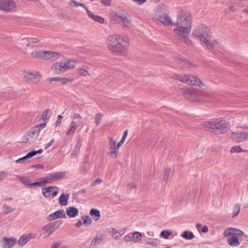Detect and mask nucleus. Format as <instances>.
Instances as JSON below:
<instances>
[{
  "mask_svg": "<svg viewBox=\"0 0 248 248\" xmlns=\"http://www.w3.org/2000/svg\"><path fill=\"white\" fill-rule=\"evenodd\" d=\"M109 232L113 237L117 240H119L122 235L119 232L113 228L110 229Z\"/></svg>",
  "mask_w": 248,
  "mask_h": 248,
  "instance_id": "obj_37",
  "label": "nucleus"
},
{
  "mask_svg": "<svg viewBox=\"0 0 248 248\" xmlns=\"http://www.w3.org/2000/svg\"><path fill=\"white\" fill-rule=\"evenodd\" d=\"M43 152L42 149H39L37 151H32L28 153L25 156L18 159L16 160V163L21 164L24 163L27 159L32 157L37 154H41Z\"/></svg>",
  "mask_w": 248,
  "mask_h": 248,
  "instance_id": "obj_19",
  "label": "nucleus"
},
{
  "mask_svg": "<svg viewBox=\"0 0 248 248\" xmlns=\"http://www.w3.org/2000/svg\"><path fill=\"white\" fill-rule=\"evenodd\" d=\"M85 10H86L87 15L90 18L101 24L104 23L105 20L103 17L100 16L95 15L93 13L89 10L88 7H87Z\"/></svg>",
  "mask_w": 248,
  "mask_h": 248,
  "instance_id": "obj_20",
  "label": "nucleus"
},
{
  "mask_svg": "<svg viewBox=\"0 0 248 248\" xmlns=\"http://www.w3.org/2000/svg\"><path fill=\"white\" fill-rule=\"evenodd\" d=\"M230 152L232 154H240L242 153H248V150L243 149L240 145H236L231 148Z\"/></svg>",
  "mask_w": 248,
  "mask_h": 248,
  "instance_id": "obj_25",
  "label": "nucleus"
},
{
  "mask_svg": "<svg viewBox=\"0 0 248 248\" xmlns=\"http://www.w3.org/2000/svg\"><path fill=\"white\" fill-rule=\"evenodd\" d=\"M62 116L60 115H59L57 117V120L56 122V126H58V125H60L61 124V121L62 119Z\"/></svg>",
  "mask_w": 248,
  "mask_h": 248,
  "instance_id": "obj_54",
  "label": "nucleus"
},
{
  "mask_svg": "<svg viewBox=\"0 0 248 248\" xmlns=\"http://www.w3.org/2000/svg\"><path fill=\"white\" fill-rule=\"evenodd\" d=\"M153 19L157 24L176 26V27L173 30V33L184 43L187 45L191 44L189 36L192 27V21L189 12L183 10L179 11L177 13L176 21L173 22L167 12L165 6L159 4L154 10Z\"/></svg>",
  "mask_w": 248,
  "mask_h": 248,
  "instance_id": "obj_1",
  "label": "nucleus"
},
{
  "mask_svg": "<svg viewBox=\"0 0 248 248\" xmlns=\"http://www.w3.org/2000/svg\"><path fill=\"white\" fill-rule=\"evenodd\" d=\"M192 36L199 40L207 48L212 49L213 48V44L211 41L210 30L206 26L202 25L197 27L193 31Z\"/></svg>",
  "mask_w": 248,
  "mask_h": 248,
  "instance_id": "obj_3",
  "label": "nucleus"
},
{
  "mask_svg": "<svg viewBox=\"0 0 248 248\" xmlns=\"http://www.w3.org/2000/svg\"><path fill=\"white\" fill-rule=\"evenodd\" d=\"M8 175L7 172L0 171V182L6 178Z\"/></svg>",
  "mask_w": 248,
  "mask_h": 248,
  "instance_id": "obj_51",
  "label": "nucleus"
},
{
  "mask_svg": "<svg viewBox=\"0 0 248 248\" xmlns=\"http://www.w3.org/2000/svg\"><path fill=\"white\" fill-rule=\"evenodd\" d=\"M171 172V169L170 168H166L164 169L162 173V179L165 182L169 181L170 174Z\"/></svg>",
  "mask_w": 248,
  "mask_h": 248,
  "instance_id": "obj_33",
  "label": "nucleus"
},
{
  "mask_svg": "<svg viewBox=\"0 0 248 248\" xmlns=\"http://www.w3.org/2000/svg\"><path fill=\"white\" fill-rule=\"evenodd\" d=\"M231 138L237 143H240L248 140V131H237L231 133Z\"/></svg>",
  "mask_w": 248,
  "mask_h": 248,
  "instance_id": "obj_12",
  "label": "nucleus"
},
{
  "mask_svg": "<svg viewBox=\"0 0 248 248\" xmlns=\"http://www.w3.org/2000/svg\"><path fill=\"white\" fill-rule=\"evenodd\" d=\"M103 240V236L101 235H97L92 240L90 248H94V247L98 246Z\"/></svg>",
  "mask_w": 248,
  "mask_h": 248,
  "instance_id": "obj_29",
  "label": "nucleus"
},
{
  "mask_svg": "<svg viewBox=\"0 0 248 248\" xmlns=\"http://www.w3.org/2000/svg\"><path fill=\"white\" fill-rule=\"evenodd\" d=\"M172 78L178 80L180 82L185 83L189 85L197 86L202 87L204 86V84L201 79L197 76L191 74H173Z\"/></svg>",
  "mask_w": 248,
  "mask_h": 248,
  "instance_id": "obj_6",
  "label": "nucleus"
},
{
  "mask_svg": "<svg viewBox=\"0 0 248 248\" xmlns=\"http://www.w3.org/2000/svg\"><path fill=\"white\" fill-rule=\"evenodd\" d=\"M103 5L106 6H109L111 4V0H101Z\"/></svg>",
  "mask_w": 248,
  "mask_h": 248,
  "instance_id": "obj_53",
  "label": "nucleus"
},
{
  "mask_svg": "<svg viewBox=\"0 0 248 248\" xmlns=\"http://www.w3.org/2000/svg\"><path fill=\"white\" fill-rule=\"evenodd\" d=\"M39 132V130L34 127L32 130L30 132L29 135L31 138L37 137L38 136Z\"/></svg>",
  "mask_w": 248,
  "mask_h": 248,
  "instance_id": "obj_45",
  "label": "nucleus"
},
{
  "mask_svg": "<svg viewBox=\"0 0 248 248\" xmlns=\"http://www.w3.org/2000/svg\"><path fill=\"white\" fill-rule=\"evenodd\" d=\"M230 123L221 119H216V130L220 134H224L230 129Z\"/></svg>",
  "mask_w": 248,
  "mask_h": 248,
  "instance_id": "obj_13",
  "label": "nucleus"
},
{
  "mask_svg": "<svg viewBox=\"0 0 248 248\" xmlns=\"http://www.w3.org/2000/svg\"><path fill=\"white\" fill-rule=\"evenodd\" d=\"M202 125L206 128L215 130L216 126V119L210 121H205L202 123Z\"/></svg>",
  "mask_w": 248,
  "mask_h": 248,
  "instance_id": "obj_28",
  "label": "nucleus"
},
{
  "mask_svg": "<svg viewBox=\"0 0 248 248\" xmlns=\"http://www.w3.org/2000/svg\"><path fill=\"white\" fill-rule=\"evenodd\" d=\"M83 220V224L85 225L87 224H91L92 223V219L89 217L87 216H84L82 217Z\"/></svg>",
  "mask_w": 248,
  "mask_h": 248,
  "instance_id": "obj_47",
  "label": "nucleus"
},
{
  "mask_svg": "<svg viewBox=\"0 0 248 248\" xmlns=\"http://www.w3.org/2000/svg\"><path fill=\"white\" fill-rule=\"evenodd\" d=\"M65 71L74 69L77 64V62L73 59H66L62 61Z\"/></svg>",
  "mask_w": 248,
  "mask_h": 248,
  "instance_id": "obj_18",
  "label": "nucleus"
},
{
  "mask_svg": "<svg viewBox=\"0 0 248 248\" xmlns=\"http://www.w3.org/2000/svg\"><path fill=\"white\" fill-rule=\"evenodd\" d=\"M184 97L191 102H201L204 100L207 96L205 92L193 88H188L183 91Z\"/></svg>",
  "mask_w": 248,
  "mask_h": 248,
  "instance_id": "obj_5",
  "label": "nucleus"
},
{
  "mask_svg": "<svg viewBox=\"0 0 248 248\" xmlns=\"http://www.w3.org/2000/svg\"><path fill=\"white\" fill-rule=\"evenodd\" d=\"M131 240H132V237H131L130 236H128V235L125 236V241H130Z\"/></svg>",
  "mask_w": 248,
  "mask_h": 248,
  "instance_id": "obj_62",
  "label": "nucleus"
},
{
  "mask_svg": "<svg viewBox=\"0 0 248 248\" xmlns=\"http://www.w3.org/2000/svg\"><path fill=\"white\" fill-rule=\"evenodd\" d=\"M102 179H101L100 178H98L96 180H95L94 181H93V182L92 183L91 186H95L96 185L101 184L102 183Z\"/></svg>",
  "mask_w": 248,
  "mask_h": 248,
  "instance_id": "obj_52",
  "label": "nucleus"
},
{
  "mask_svg": "<svg viewBox=\"0 0 248 248\" xmlns=\"http://www.w3.org/2000/svg\"><path fill=\"white\" fill-rule=\"evenodd\" d=\"M52 180L51 177V176L50 174L48 175L47 176H46L43 181L38 182V183H40L38 186H41L43 184H49L52 183Z\"/></svg>",
  "mask_w": 248,
  "mask_h": 248,
  "instance_id": "obj_41",
  "label": "nucleus"
},
{
  "mask_svg": "<svg viewBox=\"0 0 248 248\" xmlns=\"http://www.w3.org/2000/svg\"><path fill=\"white\" fill-rule=\"evenodd\" d=\"M29 43H37L39 41V40L38 38H30L28 39Z\"/></svg>",
  "mask_w": 248,
  "mask_h": 248,
  "instance_id": "obj_57",
  "label": "nucleus"
},
{
  "mask_svg": "<svg viewBox=\"0 0 248 248\" xmlns=\"http://www.w3.org/2000/svg\"><path fill=\"white\" fill-rule=\"evenodd\" d=\"M51 71L55 74L59 75L65 72L62 61L53 63L51 66Z\"/></svg>",
  "mask_w": 248,
  "mask_h": 248,
  "instance_id": "obj_16",
  "label": "nucleus"
},
{
  "mask_svg": "<svg viewBox=\"0 0 248 248\" xmlns=\"http://www.w3.org/2000/svg\"><path fill=\"white\" fill-rule=\"evenodd\" d=\"M144 241V245H150L152 247L157 246L161 243V241L159 239L155 238L146 237Z\"/></svg>",
  "mask_w": 248,
  "mask_h": 248,
  "instance_id": "obj_23",
  "label": "nucleus"
},
{
  "mask_svg": "<svg viewBox=\"0 0 248 248\" xmlns=\"http://www.w3.org/2000/svg\"><path fill=\"white\" fill-rule=\"evenodd\" d=\"M66 214L70 218L75 217L78 215L79 211L75 207H69L66 209Z\"/></svg>",
  "mask_w": 248,
  "mask_h": 248,
  "instance_id": "obj_26",
  "label": "nucleus"
},
{
  "mask_svg": "<svg viewBox=\"0 0 248 248\" xmlns=\"http://www.w3.org/2000/svg\"><path fill=\"white\" fill-rule=\"evenodd\" d=\"M221 42V41L220 40H217L215 41H214L213 42H211V43L213 44V49L214 47H215L217 45H220Z\"/></svg>",
  "mask_w": 248,
  "mask_h": 248,
  "instance_id": "obj_58",
  "label": "nucleus"
},
{
  "mask_svg": "<svg viewBox=\"0 0 248 248\" xmlns=\"http://www.w3.org/2000/svg\"><path fill=\"white\" fill-rule=\"evenodd\" d=\"M240 205L239 203L235 204L232 208V217H236L240 211Z\"/></svg>",
  "mask_w": 248,
  "mask_h": 248,
  "instance_id": "obj_40",
  "label": "nucleus"
},
{
  "mask_svg": "<svg viewBox=\"0 0 248 248\" xmlns=\"http://www.w3.org/2000/svg\"><path fill=\"white\" fill-rule=\"evenodd\" d=\"M244 13L248 15V5L243 10Z\"/></svg>",
  "mask_w": 248,
  "mask_h": 248,
  "instance_id": "obj_64",
  "label": "nucleus"
},
{
  "mask_svg": "<svg viewBox=\"0 0 248 248\" xmlns=\"http://www.w3.org/2000/svg\"><path fill=\"white\" fill-rule=\"evenodd\" d=\"M124 142V135L121 140L117 144L116 141L112 138H109L108 154L112 158H116L118 153V149Z\"/></svg>",
  "mask_w": 248,
  "mask_h": 248,
  "instance_id": "obj_8",
  "label": "nucleus"
},
{
  "mask_svg": "<svg viewBox=\"0 0 248 248\" xmlns=\"http://www.w3.org/2000/svg\"><path fill=\"white\" fill-rule=\"evenodd\" d=\"M61 77H52V78H48V81H49L50 82L55 81H60L61 80Z\"/></svg>",
  "mask_w": 248,
  "mask_h": 248,
  "instance_id": "obj_55",
  "label": "nucleus"
},
{
  "mask_svg": "<svg viewBox=\"0 0 248 248\" xmlns=\"http://www.w3.org/2000/svg\"><path fill=\"white\" fill-rule=\"evenodd\" d=\"M59 188L57 186H49L42 189L43 196L46 199H51L57 196Z\"/></svg>",
  "mask_w": 248,
  "mask_h": 248,
  "instance_id": "obj_14",
  "label": "nucleus"
},
{
  "mask_svg": "<svg viewBox=\"0 0 248 248\" xmlns=\"http://www.w3.org/2000/svg\"><path fill=\"white\" fill-rule=\"evenodd\" d=\"M103 117V115L101 113H97L96 114L94 118V122L96 125H99L100 124Z\"/></svg>",
  "mask_w": 248,
  "mask_h": 248,
  "instance_id": "obj_43",
  "label": "nucleus"
},
{
  "mask_svg": "<svg viewBox=\"0 0 248 248\" xmlns=\"http://www.w3.org/2000/svg\"><path fill=\"white\" fill-rule=\"evenodd\" d=\"M172 234V232L170 231L165 230L162 231L160 233V236L163 237L165 239H168L169 237Z\"/></svg>",
  "mask_w": 248,
  "mask_h": 248,
  "instance_id": "obj_42",
  "label": "nucleus"
},
{
  "mask_svg": "<svg viewBox=\"0 0 248 248\" xmlns=\"http://www.w3.org/2000/svg\"><path fill=\"white\" fill-rule=\"evenodd\" d=\"M142 237V234L140 232H134L132 236V241L135 243H139L141 241Z\"/></svg>",
  "mask_w": 248,
  "mask_h": 248,
  "instance_id": "obj_34",
  "label": "nucleus"
},
{
  "mask_svg": "<svg viewBox=\"0 0 248 248\" xmlns=\"http://www.w3.org/2000/svg\"><path fill=\"white\" fill-rule=\"evenodd\" d=\"M69 6L71 8H77L78 7H81L84 8L85 9L87 7L86 6L85 4L77 1L75 0H70L69 3Z\"/></svg>",
  "mask_w": 248,
  "mask_h": 248,
  "instance_id": "obj_31",
  "label": "nucleus"
},
{
  "mask_svg": "<svg viewBox=\"0 0 248 248\" xmlns=\"http://www.w3.org/2000/svg\"><path fill=\"white\" fill-rule=\"evenodd\" d=\"M16 5L14 0H0V10L12 12L16 11Z\"/></svg>",
  "mask_w": 248,
  "mask_h": 248,
  "instance_id": "obj_11",
  "label": "nucleus"
},
{
  "mask_svg": "<svg viewBox=\"0 0 248 248\" xmlns=\"http://www.w3.org/2000/svg\"><path fill=\"white\" fill-rule=\"evenodd\" d=\"M23 76L27 81L33 84L38 83L41 78L40 73L37 71L32 72L28 70H24L23 71Z\"/></svg>",
  "mask_w": 248,
  "mask_h": 248,
  "instance_id": "obj_9",
  "label": "nucleus"
},
{
  "mask_svg": "<svg viewBox=\"0 0 248 248\" xmlns=\"http://www.w3.org/2000/svg\"><path fill=\"white\" fill-rule=\"evenodd\" d=\"M66 215L63 210H58L48 216V220L52 221L58 218H65Z\"/></svg>",
  "mask_w": 248,
  "mask_h": 248,
  "instance_id": "obj_22",
  "label": "nucleus"
},
{
  "mask_svg": "<svg viewBox=\"0 0 248 248\" xmlns=\"http://www.w3.org/2000/svg\"><path fill=\"white\" fill-rule=\"evenodd\" d=\"M90 214L94 220L97 221L100 218V214L99 210L95 209H92Z\"/></svg>",
  "mask_w": 248,
  "mask_h": 248,
  "instance_id": "obj_36",
  "label": "nucleus"
},
{
  "mask_svg": "<svg viewBox=\"0 0 248 248\" xmlns=\"http://www.w3.org/2000/svg\"><path fill=\"white\" fill-rule=\"evenodd\" d=\"M72 78H61V80L60 82L62 84V85H65L67 84V83L71 82L73 81Z\"/></svg>",
  "mask_w": 248,
  "mask_h": 248,
  "instance_id": "obj_48",
  "label": "nucleus"
},
{
  "mask_svg": "<svg viewBox=\"0 0 248 248\" xmlns=\"http://www.w3.org/2000/svg\"><path fill=\"white\" fill-rule=\"evenodd\" d=\"M49 118V116L48 115V110H46L42 113V119L44 122L47 123V121H48V119Z\"/></svg>",
  "mask_w": 248,
  "mask_h": 248,
  "instance_id": "obj_49",
  "label": "nucleus"
},
{
  "mask_svg": "<svg viewBox=\"0 0 248 248\" xmlns=\"http://www.w3.org/2000/svg\"><path fill=\"white\" fill-rule=\"evenodd\" d=\"M60 244L59 243H54L50 248H58L60 246Z\"/></svg>",
  "mask_w": 248,
  "mask_h": 248,
  "instance_id": "obj_61",
  "label": "nucleus"
},
{
  "mask_svg": "<svg viewBox=\"0 0 248 248\" xmlns=\"http://www.w3.org/2000/svg\"><path fill=\"white\" fill-rule=\"evenodd\" d=\"M83 223H82L81 220H79L77 222V223L75 224L76 226L77 227H80Z\"/></svg>",
  "mask_w": 248,
  "mask_h": 248,
  "instance_id": "obj_63",
  "label": "nucleus"
},
{
  "mask_svg": "<svg viewBox=\"0 0 248 248\" xmlns=\"http://www.w3.org/2000/svg\"><path fill=\"white\" fill-rule=\"evenodd\" d=\"M43 51H35L31 53L32 57L37 59L43 60Z\"/></svg>",
  "mask_w": 248,
  "mask_h": 248,
  "instance_id": "obj_38",
  "label": "nucleus"
},
{
  "mask_svg": "<svg viewBox=\"0 0 248 248\" xmlns=\"http://www.w3.org/2000/svg\"><path fill=\"white\" fill-rule=\"evenodd\" d=\"M123 42V35L115 33L108 36L106 45L107 48L112 54L120 56L124 52Z\"/></svg>",
  "mask_w": 248,
  "mask_h": 248,
  "instance_id": "obj_2",
  "label": "nucleus"
},
{
  "mask_svg": "<svg viewBox=\"0 0 248 248\" xmlns=\"http://www.w3.org/2000/svg\"><path fill=\"white\" fill-rule=\"evenodd\" d=\"M17 240L14 237H4L0 241L2 248H12L16 243Z\"/></svg>",
  "mask_w": 248,
  "mask_h": 248,
  "instance_id": "obj_15",
  "label": "nucleus"
},
{
  "mask_svg": "<svg viewBox=\"0 0 248 248\" xmlns=\"http://www.w3.org/2000/svg\"><path fill=\"white\" fill-rule=\"evenodd\" d=\"M33 237L34 235L32 233L23 234L20 236L16 243H17L18 246L23 247Z\"/></svg>",
  "mask_w": 248,
  "mask_h": 248,
  "instance_id": "obj_17",
  "label": "nucleus"
},
{
  "mask_svg": "<svg viewBox=\"0 0 248 248\" xmlns=\"http://www.w3.org/2000/svg\"><path fill=\"white\" fill-rule=\"evenodd\" d=\"M137 186L135 183H129L127 184V191L131 192L133 189H136Z\"/></svg>",
  "mask_w": 248,
  "mask_h": 248,
  "instance_id": "obj_50",
  "label": "nucleus"
},
{
  "mask_svg": "<svg viewBox=\"0 0 248 248\" xmlns=\"http://www.w3.org/2000/svg\"><path fill=\"white\" fill-rule=\"evenodd\" d=\"M110 21L113 24H119L124 20V13L123 10L116 9L110 10Z\"/></svg>",
  "mask_w": 248,
  "mask_h": 248,
  "instance_id": "obj_10",
  "label": "nucleus"
},
{
  "mask_svg": "<svg viewBox=\"0 0 248 248\" xmlns=\"http://www.w3.org/2000/svg\"><path fill=\"white\" fill-rule=\"evenodd\" d=\"M134 1L136 2L139 5H141L144 3L146 1V0H133Z\"/></svg>",
  "mask_w": 248,
  "mask_h": 248,
  "instance_id": "obj_59",
  "label": "nucleus"
},
{
  "mask_svg": "<svg viewBox=\"0 0 248 248\" xmlns=\"http://www.w3.org/2000/svg\"><path fill=\"white\" fill-rule=\"evenodd\" d=\"M224 237L228 238L227 243L231 247H238L243 240L242 237L245 234L240 229L230 227L226 229L223 232Z\"/></svg>",
  "mask_w": 248,
  "mask_h": 248,
  "instance_id": "obj_4",
  "label": "nucleus"
},
{
  "mask_svg": "<svg viewBox=\"0 0 248 248\" xmlns=\"http://www.w3.org/2000/svg\"><path fill=\"white\" fill-rule=\"evenodd\" d=\"M70 118L71 121L66 133L67 136L73 135L78 127L83 125V123L82 122V117L79 113H75Z\"/></svg>",
  "mask_w": 248,
  "mask_h": 248,
  "instance_id": "obj_7",
  "label": "nucleus"
},
{
  "mask_svg": "<svg viewBox=\"0 0 248 248\" xmlns=\"http://www.w3.org/2000/svg\"><path fill=\"white\" fill-rule=\"evenodd\" d=\"M46 126V123H44L43 124H40L37 125L35 126V128H37L39 130V131L41 129L44 128Z\"/></svg>",
  "mask_w": 248,
  "mask_h": 248,
  "instance_id": "obj_56",
  "label": "nucleus"
},
{
  "mask_svg": "<svg viewBox=\"0 0 248 248\" xmlns=\"http://www.w3.org/2000/svg\"><path fill=\"white\" fill-rule=\"evenodd\" d=\"M43 234L44 238L47 237L55 231L53 225L51 224H48L43 228Z\"/></svg>",
  "mask_w": 248,
  "mask_h": 248,
  "instance_id": "obj_24",
  "label": "nucleus"
},
{
  "mask_svg": "<svg viewBox=\"0 0 248 248\" xmlns=\"http://www.w3.org/2000/svg\"><path fill=\"white\" fill-rule=\"evenodd\" d=\"M208 227L207 226H204L202 229V232L203 233H206L208 232Z\"/></svg>",
  "mask_w": 248,
  "mask_h": 248,
  "instance_id": "obj_60",
  "label": "nucleus"
},
{
  "mask_svg": "<svg viewBox=\"0 0 248 248\" xmlns=\"http://www.w3.org/2000/svg\"><path fill=\"white\" fill-rule=\"evenodd\" d=\"M2 210L4 213L9 214L13 212L15 209L7 204H4L2 206Z\"/></svg>",
  "mask_w": 248,
  "mask_h": 248,
  "instance_id": "obj_44",
  "label": "nucleus"
},
{
  "mask_svg": "<svg viewBox=\"0 0 248 248\" xmlns=\"http://www.w3.org/2000/svg\"><path fill=\"white\" fill-rule=\"evenodd\" d=\"M178 63L185 68H189L190 67H192L194 66V64L191 62L190 61L184 60V59H179L178 60Z\"/></svg>",
  "mask_w": 248,
  "mask_h": 248,
  "instance_id": "obj_30",
  "label": "nucleus"
},
{
  "mask_svg": "<svg viewBox=\"0 0 248 248\" xmlns=\"http://www.w3.org/2000/svg\"><path fill=\"white\" fill-rule=\"evenodd\" d=\"M43 60H48L53 59L56 60L58 59L60 54L52 51H43Z\"/></svg>",
  "mask_w": 248,
  "mask_h": 248,
  "instance_id": "obj_21",
  "label": "nucleus"
},
{
  "mask_svg": "<svg viewBox=\"0 0 248 248\" xmlns=\"http://www.w3.org/2000/svg\"><path fill=\"white\" fill-rule=\"evenodd\" d=\"M182 237L186 239L191 240L194 238V235L193 232L186 231L183 232V234L182 235Z\"/></svg>",
  "mask_w": 248,
  "mask_h": 248,
  "instance_id": "obj_39",
  "label": "nucleus"
},
{
  "mask_svg": "<svg viewBox=\"0 0 248 248\" xmlns=\"http://www.w3.org/2000/svg\"><path fill=\"white\" fill-rule=\"evenodd\" d=\"M69 195L62 194L59 198V203L61 205L66 206L68 203Z\"/></svg>",
  "mask_w": 248,
  "mask_h": 248,
  "instance_id": "obj_32",
  "label": "nucleus"
},
{
  "mask_svg": "<svg viewBox=\"0 0 248 248\" xmlns=\"http://www.w3.org/2000/svg\"><path fill=\"white\" fill-rule=\"evenodd\" d=\"M19 180L21 183L27 186H36L39 185L40 183L38 182L31 183L30 181V179L26 177H20Z\"/></svg>",
  "mask_w": 248,
  "mask_h": 248,
  "instance_id": "obj_27",
  "label": "nucleus"
},
{
  "mask_svg": "<svg viewBox=\"0 0 248 248\" xmlns=\"http://www.w3.org/2000/svg\"><path fill=\"white\" fill-rule=\"evenodd\" d=\"M52 181L59 180L65 176V173L63 172H58L53 174H50Z\"/></svg>",
  "mask_w": 248,
  "mask_h": 248,
  "instance_id": "obj_35",
  "label": "nucleus"
},
{
  "mask_svg": "<svg viewBox=\"0 0 248 248\" xmlns=\"http://www.w3.org/2000/svg\"><path fill=\"white\" fill-rule=\"evenodd\" d=\"M78 74L81 76L86 77L88 75H90L87 70L84 68H80L78 70Z\"/></svg>",
  "mask_w": 248,
  "mask_h": 248,
  "instance_id": "obj_46",
  "label": "nucleus"
}]
</instances>
